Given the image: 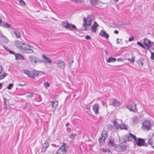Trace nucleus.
Instances as JSON below:
<instances>
[{"label": "nucleus", "mask_w": 154, "mask_h": 154, "mask_svg": "<svg viewBox=\"0 0 154 154\" xmlns=\"http://www.w3.org/2000/svg\"><path fill=\"white\" fill-rule=\"evenodd\" d=\"M101 34V36L102 37H105L106 38H107L109 37V35L107 34L105 31H101L100 33Z\"/></svg>", "instance_id": "5701e85b"}, {"label": "nucleus", "mask_w": 154, "mask_h": 154, "mask_svg": "<svg viewBox=\"0 0 154 154\" xmlns=\"http://www.w3.org/2000/svg\"><path fill=\"white\" fill-rule=\"evenodd\" d=\"M137 44L138 45H140L143 48H145V47L143 45L142 43L141 42H137Z\"/></svg>", "instance_id": "a19ab883"}, {"label": "nucleus", "mask_w": 154, "mask_h": 154, "mask_svg": "<svg viewBox=\"0 0 154 154\" xmlns=\"http://www.w3.org/2000/svg\"><path fill=\"white\" fill-rule=\"evenodd\" d=\"M19 2L22 5H25V3L23 0H19Z\"/></svg>", "instance_id": "de8ad7c7"}, {"label": "nucleus", "mask_w": 154, "mask_h": 154, "mask_svg": "<svg viewBox=\"0 0 154 154\" xmlns=\"http://www.w3.org/2000/svg\"><path fill=\"white\" fill-rule=\"evenodd\" d=\"M51 145L54 147H57L58 146L56 144H52Z\"/></svg>", "instance_id": "680f3d73"}, {"label": "nucleus", "mask_w": 154, "mask_h": 154, "mask_svg": "<svg viewBox=\"0 0 154 154\" xmlns=\"http://www.w3.org/2000/svg\"><path fill=\"white\" fill-rule=\"evenodd\" d=\"M126 148V146L125 144H121L116 147V149L118 152L123 151L125 150Z\"/></svg>", "instance_id": "9d476101"}, {"label": "nucleus", "mask_w": 154, "mask_h": 154, "mask_svg": "<svg viewBox=\"0 0 154 154\" xmlns=\"http://www.w3.org/2000/svg\"><path fill=\"white\" fill-rule=\"evenodd\" d=\"M143 43L147 47V49L149 50H150L149 48L152 46L153 44V42L146 38L144 39Z\"/></svg>", "instance_id": "423d86ee"}, {"label": "nucleus", "mask_w": 154, "mask_h": 154, "mask_svg": "<svg viewBox=\"0 0 154 154\" xmlns=\"http://www.w3.org/2000/svg\"><path fill=\"white\" fill-rule=\"evenodd\" d=\"M110 101L111 102L110 105L114 107L120 106L121 104L119 101L115 99L112 98L111 99Z\"/></svg>", "instance_id": "6e6552de"}, {"label": "nucleus", "mask_w": 154, "mask_h": 154, "mask_svg": "<svg viewBox=\"0 0 154 154\" xmlns=\"http://www.w3.org/2000/svg\"><path fill=\"white\" fill-rule=\"evenodd\" d=\"M49 146V143L47 141H46L42 146L41 152L43 153L45 152L47 148Z\"/></svg>", "instance_id": "4468645a"}, {"label": "nucleus", "mask_w": 154, "mask_h": 154, "mask_svg": "<svg viewBox=\"0 0 154 154\" xmlns=\"http://www.w3.org/2000/svg\"><path fill=\"white\" fill-rule=\"evenodd\" d=\"M2 37L3 38H4V40L3 42L5 43H7L8 42V39L5 36H4L3 35H2Z\"/></svg>", "instance_id": "a18cd8bd"}, {"label": "nucleus", "mask_w": 154, "mask_h": 154, "mask_svg": "<svg viewBox=\"0 0 154 154\" xmlns=\"http://www.w3.org/2000/svg\"><path fill=\"white\" fill-rule=\"evenodd\" d=\"M13 84L12 83V84H9V85H8L7 87V88L8 89H11L13 87Z\"/></svg>", "instance_id": "37998d69"}, {"label": "nucleus", "mask_w": 154, "mask_h": 154, "mask_svg": "<svg viewBox=\"0 0 154 154\" xmlns=\"http://www.w3.org/2000/svg\"><path fill=\"white\" fill-rule=\"evenodd\" d=\"M16 60L24 59V57L21 54L16 53L15 55Z\"/></svg>", "instance_id": "a211bd4d"}, {"label": "nucleus", "mask_w": 154, "mask_h": 154, "mask_svg": "<svg viewBox=\"0 0 154 154\" xmlns=\"http://www.w3.org/2000/svg\"><path fill=\"white\" fill-rule=\"evenodd\" d=\"M3 100H4V105H7L6 102H7V100L6 98L5 97L4 98Z\"/></svg>", "instance_id": "603ef678"}, {"label": "nucleus", "mask_w": 154, "mask_h": 154, "mask_svg": "<svg viewBox=\"0 0 154 154\" xmlns=\"http://www.w3.org/2000/svg\"><path fill=\"white\" fill-rule=\"evenodd\" d=\"M36 58V57L32 55H30L29 56V60L32 63H34V61Z\"/></svg>", "instance_id": "a878e982"}, {"label": "nucleus", "mask_w": 154, "mask_h": 154, "mask_svg": "<svg viewBox=\"0 0 154 154\" xmlns=\"http://www.w3.org/2000/svg\"><path fill=\"white\" fill-rule=\"evenodd\" d=\"M70 124L69 122H67L66 124V127H68V126Z\"/></svg>", "instance_id": "e2e57ef3"}, {"label": "nucleus", "mask_w": 154, "mask_h": 154, "mask_svg": "<svg viewBox=\"0 0 154 154\" xmlns=\"http://www.w3.org/2000/svg\"><path fill=\"white\" fill-rule=\"evenodd\" d=\"M148 143L150 145H152L153 144V141L152 138H150L148 140Z\"/></svg>", "instance_id": "72a5a7b5"}, {"label": "nucleus", "mask_w": 154, "mask_h": 154, "mask_svg": "<svg viewBox=\"0 0 154 154\" xmlns=\"http://www.w3.org/2000/svg\"><path fill=\"white\" fill-rule=\"evenodd\" d=\"M137 137L134 135L130 133L128 135H126L125 137V141H136Z\"/></svg>", "instance_id": "39448f33"}, {"label": "nucleus", "mask_w": 154, "mask_h": 154, "mask_svg": "<svg viewBox=\"0 0 154 154\" xmlns=\"http://www.w3.org/2000/svg\"><path fill=\"white\" fill-rule=\"evenodd\" d=\"M102 137L103 138V142L105 141V140L108 137V132L105 131H103L102 133Z\"/></svg>", "instance_id": "f3484780"}, {"label": "nucleus", "mask_w": 154, "mask_h": 154, "mask_svg": "<svg viewBox=\"0 0 154 154\" xmlns=\"http://www.w3.org/2000/svg\"><path fill=\"white\" fill-rule=\"evenodd\" d=\"M32 72L33 74V76H37L38 75V72L35 70H33Z\"/></svg>", "instance_id": "4c0bfd02"}, {"label": "nucleus", "mask_w": 154, "mask_h": 154, "mask_svg": "<svg viewBox=\"0 0 154 154\" xmlns=\"http://www.w3.org/2000/svg\"><path fill=\"white\" fill-rule=\"evenodd\" d=\"M73 61H73V60H72V62L71 63H70H70H69V66H70V65H71V64L73 63Z\"/></svg>", "instance_id": "774afa93"}, {"label": "nucleus", "mask_w": 154, "mask_h": 154, "mask_svg": "<svg viewBox=\"0 0 154 154\" xmlns=\"http://www.w3.org/2000/svg\"><path fill=\"white\" fill-rule=\"evenodd\" d=\"M2 66H0V74L2 72Z\"/></svg>", "instance_id": "052dcab7"}, {"label": "nucleus", "mask_w": 154, "mask_h": 154, "mask_svg": "<svg viewBox=\"0 0 154 154\" xmlns=\"http://www.w3.org/2000/svg\"><path fill=\"white\" fill-rule=\"evenodd\" d=\"M108 144L109 147L114 146L115 144L114 142V140L112 139H110L108 142Z\"/></svg>", "instance_id": "4be33fe9"}, {"label": "nucleus", "mask_w": 154, "mask_h": 154, "mask_svg": "<svg viewBox=\"0 0 154 154\" xmlns=\"http://www.w3.org/2000/svg\"><path fill=\"white\" fill-rule=\"evenodd\" d=\"M42 57L43 59L42 60V62L45 63H51L52 62L51 59L47 57L46 55L44 54H42Z\"/></svg>", "instance_id": "1a4fd4ad"}, {"label": "nucleus", "mask_w": 154, "mask_h": 154, "mask_svg": "<svg viewBox=\"0 0 154 154\" xmlns=\"http://www.w3.org/2000/svg\"><path fill=\"white\" fill-rule=\"evenodd\" d=\"M56 64L59 68L64 69L65 67V63L63 60H57V61Z\"/></svg>", "instance_id": "0eeeda50"}, {"label": "nucleus", "mask_w": 154, "mask_h": 154, "mask_svg": "<svg viewBox=\"0 0 154 154\" xmlns=\"http://www.w3.org/2000/svg\"><path fill=\"white\" fill-rule=\"evenodd\" d=\"M116 58L110 57L106 60V61L108 63L114 62L116 61Z\"/></svg>", "instance_id": "393cba45"}, {"label": "nucleus", "mask_w": 154, "mask_h": 154, "mask_svg": "<svg viewBox=\"0 0 154 154\" xmlns=\"http://www.w3.org/2000/svg\"><path fill=\"white\" fill-rule=\"evenodd\" d=\"M102 151L104 152H110V151L107 149H103Z\"/></svg>", "instance_id": "8fccbe9b"}, {"label": "nucleus", "mask_w": 154, "mask_h": 154, "mask_svg": "<svg viewBox=\"0 0 154 154\" xmlns=\"http://www.w3.org/2000/svg\"><path fill=\"white\" fill-rule=\"evenodd\" d=\"M51 103H52V106L53 107L56 108L58 106V102L56 100L52 101L51 102Z\"/></svg>", "instance_id": "412c9836"}, {"label": "nucleus", "mask_w": 154, "mask_h": 154, "mask_svg": "<svg viewBox=\"0 0 154 154\" xmlns=\"http://www.w3.org/2000/svg\"><path fill=\"white\" fill-rule=\"evenodd\" d=\"M2 26L4 28H9L11 26V25L7 23H4L3 24Z\"/></svg>", "instance_id": "cd10ccee"}, {"label": "nucleus", "mask_w": 154, "mask_h": 154, "mask_svg": "<svg viewBox=\"0 0 154 154\" xmlns=\"http://www.w3.org/2000/svg\"><path fill=\"white\" fill-rule=\"evenodd\" d=\"M114 33L116 34H118L119 33V31L117 30H115L114 31Z\"/></svg>", "instance_id": "bf43d9fd"}, {"label": "nucleus", "mask_w": 154, "mask_h": 154, "mask_svg": "<svg viewBox=\"0 0 154 154\" xmlns=\"http://www.w3.org/2000/svg\"><path fill=\"white\" fill-rule=\"evenodd\" d=\"M134 38L133 37H131L129 38L128 41L129 42H131L134 40Z\"/></svg>", "instance_id": "864d4df0"}, {"label": "nucleus", "mask_w": 154, "mask_h": 154, "mask_svg": "<svg viewBox=\"0 0 154 154\" xmlns=\"http://www.w3.org/2000/svg\"><path fill=\"white\" fill-rule=\"evenodd\" d=\"M98 24L95 21L91 28V31L92 33L96 32V30L97 29V27L99 26Z\"/></svg>", "instance_id": "f8f14e48"}, {"label": "nucleus", "mask_w": 154, "mask_h": 154, "mask_svg": "<svg viewBox=\"0 0 154 154\" xmlns=\"http://www.w3.org/2000/svg\"><path fill=\"white\" fill-rule=\"evenodd\" d=\"M85 0H77L76 3H82Z\"/></svg>", "instance_id": "6e6d98bb"}, {"label": "nucleus", "mask_w": 154, "mask_h": 154, "mask_svg": "<svg viewBox=\"0 0 154 154\" xmlns=\"http://www.w3.org/2000/svg\"><path fill=\"white\" fill-rule=\"evenodd\" d=\"M76 135L77 134H76L73 133L70 134L69 135V137L70 139H74L75 138V137L76 136Z\"/></svg>", "instance_id": "2f4dec72"}, {"label": "nucleus", "mask_w": 154, "mask_h": 154, "mask_svg": "<svg viewBox=\"0 0 154 154\" xmlns=\"http://www.w3.org/2000/svg\"><path fill=\"white\" fill-rule=\"evenodd\" d=\"M33 96V93H32L30 92L28 93L26 95V97H27L30 98H31Z\"/></svg>", "instance_id": "e433bc0d"}, {"label": "nucleus", "mask_w": 154, "mask_h": 154, "mask_svg": "<svg viewBox=\"0 0 154 154\" xmlns=\"http://www.w3.org/2000/svg\"><path fill=\"white\" fill-rule=\"evenodd\" d=\"M84 23L83 25V26H84L85 29H83L84 30H88L87 27H89L91 25L92 22V20L90 19L88 20V22L87 21L86 19L85 18H84L83 19Z\"/></svg>", "instance_id": "20e7f679"}, {"label": "nucleus", "mask_w": 154, "mask_h": 154, "mask_svg": "<svg viewBox=\"0 0 154 154\" xmlns=\"http://www.w3.org/2000/svg\"><path fill=\"white\" fill-rule=\"evenodd\" d=\"M139 121L138 119L136 117H134L133 118V122L134 124H137Z\"/></svg>", "instance_id": "c85d7f7f"}, {"label": "nucleus", "mask_w": 154, "mask_h": 154, "mask_svg": "<svg viewBox=\"0 0 154 154\" xmlns=\"http://www.w3.org/2000/svg\"><path fill=\"white\" fill-rule=\"evenodd\" d=\"M119 39L118 38H117L116 39V43L117 44H120V42H119Z\"/></svg>", "instance_id": "0e129e2a"}, {"label": "nucleus", "mask_w": 154, "mask_h": 154, "mask_svg": "<svg viewBox=\"0 0 154 154\" xmlns=\"http://www.w3.org/2000/svg\"><path fill=\"white\" fill-rule=\"evenodd\" d=\"M119 128H120L121 129H125L127 130L128 129V127L126 125L123 124L121 125H120Z\"/></svg>", "instance_id": "b1692460"}, {"label": "nucleus", "mask_w": 154, "mask_h": 154, "mask_svg": "<svg viewBox=\"0 0 154 154\" xmlns=\"http://www.w3.org/2000/svg\"><path fill=\"white\" fill-rule=\"evenodd\" d=\"M15 44L19 50L23 53L31 54L33 52V50L31 48L32 46L29 45L18 41H15Z\"/></svg>", "instance_id": "f257e3e1"}, {"label": "nucleus", "mask_w": 154, "mask_h": 154, "mask_svg": "<svg viewBox=\"0 0 154 154\" xmlns=\"http://www.w3.org/2000/svg\"><path fill=\"white\" fill-rule=\"evenodd\" d=\"M103 138L101 137L98 140L100 142V143L101 145H103V143L104 142V141L103 142Z\"/></svg>", "instance_id": "58836bf2"}, {"label": "nucleus", "mask_w": 154, "mask_h": 154, "mask_svg": "<svg viewBox=\"0 0 154 154\" xmlns=\"http://www.w3.org/2000/svg\"><path fill=\"white\" fill-rule=\"evenodd\" d=\"M126 107L130 111L134 112L136 109V104L134 103H132L130 105H127Z\"/></svg>", "instance_id": "9b49d317"}, {"label": "nucleus", "mask_w": 154, "mask_h": 154, "mask_svg": "<svg viewBox=\"0 0 154 154\" xmlns=\"http://www.w3.org/2000/svg\"><path fill=\"white\" fill-rule=\"evenodd\" d=\"M42 62V60L41 59H40L38 58L37 57L36 58L34 61V63H32V64L33 65H35L37 63H39V62L41 63Z\"/></svg>", "instance_id": "bb28decb"}, {"label": "nucleus", "mask_w": 154, "mask_h": 154, "mask_svg": "<svg viewBox=\"0 0 154 154\" xmlns=\"http://www.w3.org/2000/svg\"><path fill=\"white\" fill-rule=\"evenodd\" d=\"M66 131L67 132H70L71 131V128H67L66 129Z\"/></svg>", "instance_id": "4d7b16f0"}, {"label": "nucleus", "mask_w": 154, "mask_h": 154, "mask_svg": "<svg viewBox=\"0 0 154 154\" xmlns=\"http://www.w3.org/2000/svg\"><path fill=\"white\" fill-rule=\"evenodd\" d=\"M69 23L67 21H64L62 22V25L63 28L67 29Z\"/></svg>", "instance_id": "6ab92c4d"}, {"label": "nucleus", "mask_w": 154, "mask_h": 154, "mask_svg": "<svg viewBox=\"0 0 154 154\" xmlns=\"http://www.w3.org/2000/svg\"><path fill=\"white\" fill-rule=\"evenodd\" d=\"M149 51L151 54V58L152 60H154V53L152 52L150 50H149Z\"/></svg>", "instance_id": "ea45409f"}, {"label": "nucleus", "mask_w": 154, "mask_h": 154, "mask_svg": "<svg viewBox=\"0 0 154 154\" xmlns=\"http://www.w3.org/2000/svg\"><path fill=\"white\" fill-rule=\"evenodd\" d=\"M151 122L149 120H145L142 123V128L145 130L148 131L151 129Z\"/></svg>", "instance_id": "f03ea898"}, {"label": "nucleus", "mask_w": 154, "mask_h": 154, "mask_svg": "<svg viewBox=\"0 0 154 154\" xmlns=\"http://www.w3.org/2000/svg\"><path fill=\"white\" fill-rule=\"evenodd\" d=\"M67 29L69 30H76L77 28L75 25L69 23Z\"/></svg>", "instance_id": "dca6fc26"}, {"label": "nucleus", "mask_w": 154, "mask_h": 154, "mask_svg": "<svg viewBox=\"0 0 154 154\" xmlns=\"http://www.w3.org/2000/svg\"><path fill=\"white\" fill-rule=\"evenodd\" d=\"M98 2V0H91V3L93 5H96Z\"/></svg>", "instance_id": "f704fd0d"}, {"label": "nucleus", "mask_w": 154, "mask_h": 154, "mask_svg": "<svg viewBox=\"0 0 154 154\" xmlns=\"http://www.w3.org/2000/svg\"><path fill=\"white\" fill-rule=\"evenodd\" d=\"M37 102H40L42 100V99L40 95H38L37 96Z\"/></svg>", "instance_id": "79ce46f5"}, {"label": "nucleus", "mask_w": 154, "mask_h": 154, "mask_svg": "<svg viewBox=\"0 0 154 154\" xmlns=\"http://www.w3.org/2000/svg\"><path fill=\"white\" fill-rule=\"evenodd\" d=\"M27 75L29 77L31 78H32L33 79H35V77L33 76L32 72L31 71H30V72H29Z\"/></svg>", "instance_id": "c9c22d12"}, {"label": "nucleus", "mask_w": 154, "mask_h": 154, "mask_svg": "<svg viewBox=\"0 0 154 154\" xmlns=\"http://www.w3.org/2000/svg\"><path fill=\"white\" fill-rule=\"evenodd\" d=\"M85 38H86L87 40H91V38L90 36L88 35H87L85 36Z\"/></svg>", "instance_id": "3c124183"}, {"label": "nucleus", "mask_w": 154, "mask_h": 154, "mask_svg": "<svg viewBox=\"0 0 154 154\" xmlns=\"http://www.w3.org/2000/svg\"><path fill=\"white\" fill-rule=\"evenodd\" d=\"M50 84L47 82H45L44 83V86L47 89L50 86Z\"/></svg>", "instance_id": "473e14b6"}, {"label": "nucleus", "mask_w": 154, "mask_h": 154, "mask_svg": "<svg viewBox=\"0 0 154 154\" xmlns=\"http://www.w3.org/2000/svg\"><path fill=\"white\" fill-rule=\"evenodd\" d=\"M114 126L117 129H118L119 128L120 125L118 124L116 120H114L112 122Z\"/></svg>", "instance_id": "c756f323"}, {"label": "nucleus", "mask_w": 154, "mask_h": 154, "mask_svg": "<svg viewBox=\"0 0 154 154\" xmlns=\"http://www.w3.org/2000/svg\"><path fill=\"white\" fill-rule=\"evenodd\" d=\"M8 52H9L10 54H14V55H15V54L16 53L15 52L11 51L10 50Z\"/></svg>", "instance_id": "5fc2aeb1"}, {"label": "nucleus", "mask_w": 154, "mask_h": 154, "mask_svg": "<svg viewBox=\"0 0 154 154\" xmlns=\"http://www.w3.org/2000/svg\"><path fill=\"white\" fill-rule=\"evenodd\" d=\"M30 71H29L27 70H23V72L24 74H26L28 75L29 74V72H30Z\"/></svg>", "instance_id": "49530a36"}, {"label": "nucleus", "mask_w": 154, "mask_h": 154, "mask_svg": "<svg viewBox=\"0 0 154 154\" xmlns=\"http://www.w3.org/2000/svg\"><path fill=\"white\" fill-rule=\"evenodd\" d=\"M135 60V57L133 56L131 58H128V60L132 63H134Z\"/></svg>", "instance_id": "7c9ffc66"}, {"label": "nucleus", "mask_w": 154, "mask_h": 154, "mask_svg": "<svg viewBox=\"0 0 154 154\" xmlns=\"http://www.w3.org/2000/svg\"><path fill=\"white\" fill-rule=\"evenodd\" d=\"M67 145L65 143H63V145L57 150L56 154H65L67 152L66 148Z\"/></svg>", "instance_id": "7ed1b4c3"}, {"label": "nucleus", "mask_w": 154, "mask_h": 154, "mask_svg": "<svg viewBox=\"0 0 154 154\" xmlns=\"http://www.w3.org/2000/svg\"><path fill=\"white\" fill-rule=\"evenodd\" d=\"M139 65L140 66L142 67L143 66V63L141 61H140L139 63Z\"/></svg>", "instance_id": "09e8293b"}, {"label": "nucleus", "mask_w": 154, "mask_h": 154, "mask_svg": "<svg viewBox=\"0 0 154 154\" xmlns=\"http://www.w3.org/2000/svg\"><path fill=\"white\" fill-rule=\"evenodd\" d=\"M4 48L7 51H9L10 50L8 48L6 47L5 46H4Z\"/></svg>", "instance_id": "13d9d810"}, {"label": "nucleus", "mask_w": 154, "mask_h": 154, "mask_svg": "<svg viewBox=\"0 0 154 154\" xmlns=\"http://www.w3.org/2000/svg\"><path fill=\"white\" fill-rule=\"evenodd\" d=\"M14 30L13 31V32L15 34L16 38H19L20 36V34L18 31L16 29H14Z\"/></svg>", "instance_id": "aec40b11"}, {"label": "nucleus", "mask_w": 154, "mask_h": 154, "mask_svg": "<svg viewBox=\"0 0 154 154\" xmlns=\"http://www.w3.org/2000/svg\"><path fill=\"white\" fill-rule=\"evenodd\" d=\"M134 141L136 143L137 145L139 146H141L143 145V144L145 142L143 139L140 138H138L137 140V138L136 141Z\"/></svg>", "instance_id": "2eb2a0df"}, {"label": "nucleus", "mask_w": 154, "mask_h": 154, "mask_svg": "<svg viewBox=\"0 0 154 154\" xmlns=\"http://www.w3.org/2000/svg\"><path fill=\"white\" fill-rule=\"evenodd\" d=\"M18 85L20 86H24V85H22V84H21V83H19L18 84Z\"/></svg>", "instance_id": "338daca9"}, {"label": "nucleus", "mask_w": 154, "mask_h": 154, "mask_svg": "<svg viewBox=\"0 0 154 154\" xmlns=\"http://www.w3.org/2000/svg\"><path fill=\"white\" fill-rule=\"evenodd\" d=\"M3 23V22L2 19L1 18H0V26L2 24V23Z\"/></svg>", "instance_id": "69168bd1"}, {"label": "nucleus", "mask_w": 154, "mask_h": 154, "mask_svg": "<svg viewBox=\"0 0 154 154\" xmlns=\"http://www.w3.org/2000/svg\"><path fill=\"white\" fill-rule=\"evenodd\" d=\"M7 75V74L5 72L4 73L3 75L0 76V80H1L5 77Z\"/></svg>", "instance_id": "c03bdc74"}, {"label": "nucleus", "mask_w": 154, "mask_h": 154, "mask_svg": "<svg viewBox=\"0 0 154 154\" xmlns=\"http://www.w3.org/2000/svg\"><path fill=\"white\" fill-rule=\"evenodd\" d=\"M93 110L96 114H97L99 113V106L98 103H97L94 104L92 106Z\"/></svg>", "instance_id": "ddd939ff"}]
</instances>
